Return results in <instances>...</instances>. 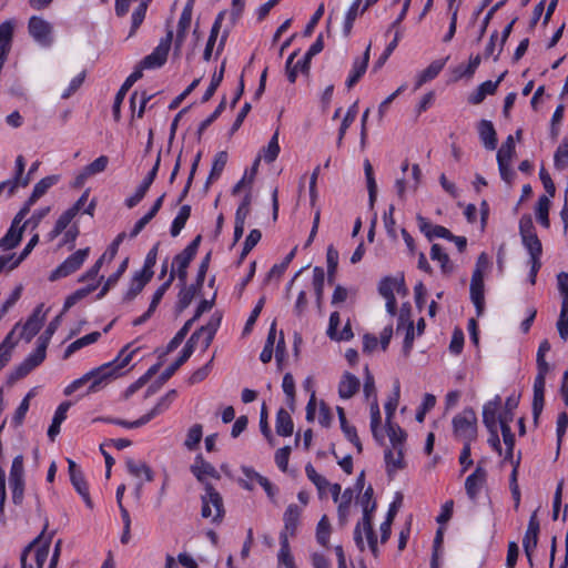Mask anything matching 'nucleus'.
Wrapping results in <instances>:
<instances>
[{
    "label": "nucleus",
    "mask_w": 568,
    "mask_h": 568,
    "mask_svg": "<svg viewBox=\"0 0 568 568\" xmlns=\"http://www.w3.org/2000/svg\"><path fill=\"white\" fill-rule=\"evenodd\" d=\"M479 138L487 150H495L497 146V134L493 123L488 120H481L478 123Z\"/></svg>",
    "instance_id": "24"
},
{
    "label": "nucleus",
    "mask_w": 568,
    "mask_h": 568,
    "mask_svg": "<svg viewBox=\"0 0 568 568\" xmlns=\"http://www.w3.org/2000/svg\"><path fill=\"white\" fill-rule=\"evenodd\" d=\"M90 248H81L71 254L65 261H63L49 276L50 281H57L62 277H67L70 274L78 271L89 255Z\"/></svg>",
    "instance_id": "11"
},
{
    "label": "nucleus",
    "mask_w": 568,
    "mask_h": 568,
    "mask_svg": "<svg viewBox=\"0 0 568 568\" xmlns=\"http://www.w3.org/2000/svg\"><path fill=\"white\" fill-rule=\"evenodd\" d=\"M371 48H372V43H368V45L363 54V58L355 59L351 74L346 81V85L348 89L354 87L359 81V79L364 75V73L366 72L368 61H369V55H371Z\"/></svg>",
    "instance_id": "21"
},
{
    "label": "nucleus",
    "mask_w": 568,
    "mask_h": 568,
    "mask_svg": "<svg viewBox=\"0 0 568 568\" xmlns=\"http://www.w3.org/2000/svg\"><path fill=\"white\" fill-rule=\"evenodd\" d=\"M174 278H175V272H174V270H171L168 280L162 285H160L158 287V290L154 292V294L152 296V301L149 306V308H151V311L155 312L158 305L160 304L162 297L164 296V294L166 293V291L173 283Z\"/></svg>",
    "instance_id": "51"
},
{
    "label": "nucleus",
    "mask_w": 568,
    "mask_h": 568,
    "mask_svg": "<svg viewBox=\"0 0 568 568\" xmlns=\"http://www.w3.org/2000/svg\"><path fill=\"white\" fill-rule=\"evenodd\" d=\"M515 152V142L511 135L501 144L497 152V162H510Z\"/></svg>",
    "instance_id": "60"
},
{
    "label": "nucleus",
    "mask_w": 568,
    "mask_h": 568,
    "mask_svg": "<svg viewBox=\"0 0 568 568\" xmlns=\"http://www.w3.org/2000/svg\"><path fill=\"white\" fill-rule=\"evenodd\" d=\"M361 3H362V0H355L346 13L344 27H343V32H344L345 37H348L352 32L353 23H354L355 19L357 18L358 8H359Z\"/></svg>",
    "instance_id": "59"
},
{
    "label": "nucleus",
    "mask_w": 568,
    "mask_h": 568,
    "mask_svg": "<svg viewBox=\"0 0 568 568\" xmlns=\"http://www.w3.org/2000/svg\"><path fill=\"white\" fill-rule=\"evenodd\" d=\"M496 91L497 83H493L490 80L485 81L468 97V102L475 105L479 104L485 100L486 95L494 94Z\"/></svg>",
    "instance_id": "31"
},
{
    "label": "nucleus",
    "mask_w": 568,
    "mask_h": 568,
    "mask_svg": "<svg viewBox=\"0 0 568 568\" xmlns=\"http://www.w3.org/2000/svg\"><path fill=\"white\" fill-rule=\"evenodd\" d=\"M363 508V517L354 529V541L361 551L365 550L364 536L368 548L375 558L378 557L377 537L373 529V513L376 509V501L373 499V488L368 486L359 500Z\"/></svg>",
    "instance_id": "3"
},
{
    "label": "nucleus",
    "mask_w": 568,
    "mask_h": 568,
    "mask_svg": "<svg viewBox=\"0 0 568 568\" xmlns=\"http://www.w3.org/2000/svg\"><path fill=\"white\" fill-rule=\"evenodd\" d=\"M430 258L440 264L444 274H450L454 271V265L447 253H445L439 244H433L430 248Z\"/></svg>",
    "instance_id": "34"
},
{
    "label": "nucleus",
    "mask_w": 568,
    "mask_h": 568,
    "mask_svg": "<svg viewBox=\"0 0 568 568\" xmlns=\"http://www.w3.org/2000/svg\"><path fill=\"white\" fill-rule=\"evenodd\" d=\"M150 281L151 277L143 275L140 272L135 273L131 281L130 287L124 295V301H132L135 298Z\"/></svg>",
    "instance_id": "33"
},
{
    "label": "nucleus",
    "mask_w": 568,
    "mask_h": 568,
    "mask_svg": "<svg viewBox=\"0 0 568 568\" xmlns=\"http://www.w3.org/2000/svg\"><path fill=\"white\" fill-rule=\"evenodd\" d=\"M223 19H224V12H220L212 26L210 37L207 39V42H206V45H205V49L203 52V59L205 61H209L212 57V51H213L214 44L216 42L220 29L222 27Z\"/></svg>",
    "instance_id": "32"
},
{
    "label": "nucleus",
    "mask_w": 568,
    "mask_h": 568,
    "mask_svg": "<svg viewBox=\"0 0 568 568\" xmlns=\"http://www.w3.org/2000/svg\"><path fill=\"white\" fill-rule=\"evenodd\" d=\"M278 153H280L278 131H275V133L271 138L267 146L262 149L261 156L263 155L265 162L272 163L277 159Z\"/></svg>",
    "instance_id": "50"
},
{
    "label": "nucleus",
    "mask_w": 568,
    "mask_h": 568,
    "mask_svg": "<svg viewBox=\"0 0 568 568\" xmlns=\"http://www.w3.org/2000/svg\"><path fill=\"white\" fill-rule=\"evenodd\" d=\"M49 557V544L38 545L36 539L21 554V568H43Z\"/></svg>",
    "instance_id": "10"
},
{
    "label": "nucleus",
    "mask_w": 568,
    "mask_h": 568,
    "mask_svg": "<svg viewBox=\"0 0 568 568\" xmlns=\"http://www.w3.org/2000/svg\"><path fill=\"white\" fill-rule=\"evenodd\" d=\"M385 463L388 475L402 470L406 467L404 460V449H387L385 452Z\"/></svg>",
    "instance_id": "26"
},
{
    "label": "nucleus",
    "mask_w": 568,
    "mask_h": 568,
    "mask_svg": "<svg viewBox=\"0 0 568 568\" xmlns=\"http://www.w3.org/2000/svg\"><path fill=\"white\" fill-rule=\"evenodd\" d=\"M109 164V158L106 155H100L93 162L85 165V173H89L91 176L103 172Z\"/></svg>",
    "instance_id": "64"
},
{
    "label": "nucleus",
    "mask_w": 568,
    "mask_h": 568,
    "mask_svg": "<svg viewBox=\"0 0 568 568\" xmlns=\"http://www.w3.org/2000/svg\"><path fill=\"white\" fill-rule=\"evenodd\" d=\"M191 473L195 478L205 486L206 478L220 479L221 476L216 468L209 462H206L202 455H197L194 459V464L190 467Z\"/></svg>",
    "instance_id": "18"
},
{
    "label": "nucleus",
    "mask_w": 568,
    "mask_h": 568,
    "mask_svg": "<svg viewBox=\"0 0 568 568\" xmlns=\"http://www.w3.org/2000/svg\"><path fill=\"white\" fill-rule=\"evenodd\" d=\"M28 30L30 36L40 44L49 45L51 43V24L44 19L32 16L29 19Z\"/></svg>",
    "instance_id": "13"
},
{
    "label": "nucleus",
    "mask_w": 568,
    "mask_h": 568,
    "mask_svg": "<svg viewBox=\"0 0 568 568\" xmlns=\"http://www.w3.org/2000/svg\"><path fill=\"white\" fill-rule=\"evenodd\" d=\"M276 433L280 436L287 437L293 434L294 424L291 415L284 408L278 409L276 414Z\"/></svg>",
    "instance_id": "30"
},
{
    "label": "nucleus",
    "mask_w": 568,
    "mask_h": 568,
    "mask_svg": "<svg viewBox=\"0 0 568 568\" xmlns=\"http://www.w3.org/2000/svg\"><path fill=\"white\" fill-rule=\"evenodd\" d=\"M331 531L332 529L328 517L326 515H323L316 527V540L321 546H328Z\"/></svg>",
    "instance_id": "49"
},
{
    "label": "nucleus",
    "mask_w": 568,
    "mask_h": 568,
    "mask_svg": "<svg viewBox=\"0 0 568 568\" xmlns=\"http://www.w3.org/2000/svg\"><path fill=\"white\" fill-rule=\"evenodd\" d=\"M551 344L545 338L540 342L537 355H536V366L537 374L534 381V398H532V416L534 423H538V418L544 409L545 405V387H546V377L550 372V365L546 361V354L550 352Z\"/></svg>",
    "instance_id": "4"
},
{
    "label": "nucleus",
    "mask_w": 568,
    "mask_h": 568,
    "mask_svg": "<svg viewBox=\"0 0 568 568\" xmlns=\"http://www.w3.org/2000/svg\"><path fill=\"white\" fill-rule=\"evenodd\" d=\"M359 385V379L355 375L348 372L344 373L338 385L339 397L344 399L353 397L358 392Z\"/></svg>",
    "instance_id": "22"
},
{
    "label": "nucleus",
    "mask_w": 568,
    "mask_h": 568,
    "mask_svg": "<svg viewBox=\"0 0 568 568\" xmlns=\"http://www.w3.org/2000/svg\"><path fill=\"white\" fill-rule=\"evenodd\" d=\"M24 467L23 456L18 455L13 458L9 474V485L12 491V501L16 505H21L24 494Z\"/></svg>",
    "instance_id": "9"
},
{
    "label": "nucleus",
    "mask_w": 568,
    "mask_h": 568,
    "mask_svg": "<svg viewBox=\"0 0 568 568\" xmlns=\"http://www.w3.org/2000/svg\"><path fill=\"white\" fill-rule=\"evenodd\" d=\"M192 345H184L180 356L172 363L165 371L161 374L160 379L162 382H166L170 379L174 373L192 356L193 354Z\"/></svg>",
    "instance_id": "29"
},
{
    "label": "nucleus",
    "mask_w": 568,
    "mask_h": 568,
    "mask_svg": "<svg viewBox=\"0 0 568 568\" xmlns=\"http://www.w3.org/2000/svg\"><path fill=\"white\" fill-rule=\"evenodd\" d=\"M554 162L558 170H564L568 166V138H565L561 144L557 148L554 155Z\"/></svg>",
    "instance_id": "54"
},
{
    "label": "nucleus",
    "mask_w": 568,
    "mask_h": 568,
    "mask_svg": "<svg viewBox=\"0 0 568 568\" xmlns=\"http://www.w3.org/2000/svg\"><path fill=\"white\" fill-rule=\"evenodd\" d=\"M192 325H193V323L190 320H187L184 323V325L180 328V331L175 334V336L169 342V344L166 346L168 353L173 352L175 348H178L180 346V344L183 342V339L187 335Z\"/></svg>",
    "instance_id": "61"
},
{
    "label": "nucleus",
    "mask_w": 568,
    "mask_h": 568,
    "mask_svg": "<svg viewBox=\"0 0 568 568\" xmlns=\"http://www.w3.org/2000/svg\"><path fill=\"white\" fill-rule=\"evenodd\" d=\"M42 324L43 318L40 317V307H38L22 326L20 337L30 342L39 333Z\"/></svg>",
    "instance_id": "23"
},
{
    "label": "nucleus",
    "mask_w": 568,
    "mask_h": 568,
    "mask_svg": "<svg viewBox=\"0 0 568 568\" xmlns=\"http://www.w3.org/2000/svg\"><path fill=\"white\" fill-rule=\"evenodd\" d=\"M39 243V234L36 233L31 239L30 241L28 242V244L26 245V247L22 250V252L20 253V255L18 257H14L13 256V260L11 261V264L9 265V270H13L16 267L19 266V264L32 252V250L34 248V246Z\"/></svg>",
    "instance_id": "62"
},
{
    "label": "nucleus",
    "mask_w": 568,
    "mask_h": 568,
    "mask_svg": "<svg viewBox=\"0 0 568 568\" xmlns=\"http://www.w3.org/2000/svg\"><path fill=\"white\" fill-rule=\"evenodd\" d=\"M220 324L221 315L214 314L206 325L201 326V332H207V337H204L202 341L203 349H207L211 345Z\"/></svg>",
    "instance_id": "47"
},
{
    "label": "nucleus",
    "mask_w": 568,
    "mask_h": 568,
    "mask_svg": "<svg viewBox=\"0 0 568 568\" xmlns=\"http://www.w3.org/2000/svg\"><path fill=\"white\" fill-rule=\"evenodd\" d=\"M225 64H226V60H224L222 62L220 71L214 72V74L212 75L211 83L202 97V102H207L214 95L216 89L219 88V85L221 84V82L223 80Z\"/></svg>",
    "instance_id": "52"
},
{
    "label": "nucleus",
    "mask_w": 568,
    "mask_h": 568,
    "mask_svg": "<svg viewBox=\"0 0 568 568\" xmlns=\"http://www.w3.org/2000/svg\"><path fill=\"white\" fill-rule=\"evenodd\" d=\"M404 286V280L395 278V277H384L378 286V292L383 297L395 296L394 291L397 290L399 292L400 287Z\"/></svg>",
    "instance_id": "43"
},
{
    "label": "nucleus",
    "mask_w": 568,
    "mask_h": 568,
    "mask_svg": "<svg viewBox=\"0 0 568 568\" xmlns=\"http://www.w3.org/2000/svg\"><path fill=\"white\" fill-rule=\"evenodd\" d=\"M201 515L211 518L212 523L220 524L225 515L223 498L210 483H205L204 494L201 496Z\"/></svg>",
    "instance_id": "6"
},
{
    "label": "nucleus",
    "mask_w": 568,
    "mask_h": 568,
    "mask_svg": "<svg viewBox=\"0 0 568 568\" xmlns=\"http://www.w3.org/2000/svg\"><path fill=\"white\" fill-rule=\"evenodd\" d=\"M202 435H203L202 425L194 424L187 432L186 439L184 442V446L190 450L195 449L202 439Z\"/></svg>",
    "instance_id": "55"
},
{
    "label": "nucleus",
    "mask_w": 568,
    "mask_h": 568,
    "mask_svg": "<svg viewBox=\"0 0 568 568\" xmlns=\"http://www.w3.org/2000/svg\"><path fill=\"white\" fill-rule=\"evenodd\" d=\"M178 393L175 389L169 390L164 396H162L156 405L146 414L141 416L139 419L134 422H128L120 418H106L105 420L125 428H139L145 424H148L150 420H152L155 416L162 414L165 412L171 403L175 399Z\"/></svg>",
    "instance_id": "7"
},
{
    "label": "nucleus",
    "mask_w": 568,
    "mask_h": 568,
    "mask_svg": "<svg viewBox=\"0 0 568 568\" xmlns=\"http://www.w3.org/2000/svg\"><path fill=\"white\" fill-rule=\"evenodd\" d=\"M160 162H161V155L159 153L155 164L153 165L152 170L144 178V180L142 181L140 186L136 189L135 193L125 200V204L129 209H132L135 205H138L142 201V199L145 196L146 192L149 191L150 186L152 185V183L154 182V180L156 178V174H158V171L160 168Z\"/></svg>",
    "instance_id": "16"
},
{
    "label": "nucleus",
    "mask_w": 568,
    "mask_h": 568,
    "mask_svg": "<svg viewBox=\"0 0 568 568\" xmlns=\"http://www.w3.org/2000/svg\"><path fill=\"white\" fill-rule=\"evenodd\" d=\"M14 24L12 21L7 20L0 24V47H6L8 52L13 37Z\"/></svg>",
    "instance_id": "58"
},
{
    "label": "nucleus",
    "mask_w": 568,
    "mask_h": 568,
    "mask_svg": "<svg viewBox=\"0 0 568 568\" xmlns=\"http://www.w3.org/2000/svg\"><path fill=\"white\" fill-rule=\"evenodd\" d=\"M523 245L528 251L530 257H540L542 253V245L537 234L529 235L521 239Z\"/></svg>",
    "instance_id": "57"
},
{
    "label": "nucleus",
    "mask_w": 568,
    "mask_h": 568,
    "mask_svg": "<svg viewBox=\"0 0 568 568\" xmlns=\"http://www.w3.org/2000/svg\"><path fill=\"white\" fill-rule=\"evenodd\" d=\"M133 353V351L128 353V346L124 347L113 361L102 364L72 382L64 389V394L69 396L88 383H90L89 393L100 390L111 379L122 375V369L131 362Z\"/></svg>",
    "instance_id": "2"
},
{
    "label": "nucleus",
    "mask_w": 568,
    "mask_h": 568,
    "mask_svg": "<svg viewBox=\"0 0 568 568\" xmlns=\"http://www.w3.org/2000/svg\"><path fill=\"white\" fill-rule=\"evenodd\" d=\"M68 465H69L70 480H71L73 487L79 493V495L83 498L85 505L90 509L93 508V503H92V499L89 494V487H88V484L84 479V476H83L81 469L71 459H68Z\"/></svg>",
    "instance_id": "14"
},
{
    "label": "nucleus",
    "mask_w": 568,
    "mask_h": 568,
    "mask_svg": "<svg viewBox=\"0 0 568 568\" xmlns=\"http://www.w3.org/2000/svg\"><path fill=\"white\" fill-rule=\"evenodd\" d=\"M70 405L71 404L69 402H63L57 408L52 423L48 429V436L51 440H54L55 436L60 433L61 424L67 418V412L70 408Z\"/></svg>",
    "instance_id": "28"
},
{
    "label": "nucleus",
    "mask_w": 568,
    "mask_h": 568,
    "mask_svg": "<svg viewBox=\"0 0 568 568\" xmlns=\"http://www.w3.org/2000/svg\"><path fill=\"white\" fill-rule=\"evenodd\" d=\"M486 479L487 470L478 464L476 469L466 478L465 481L466 494L470 500L475 501L477 499Z\"/></svg>",
    "instance_id": "17"
},
{
    "label": "nucleus",
    "mask_w": 568,
    "mask_h": 568,
    "mask_svg": "<svg viewBox=\"0 0 568 568\" xmlns=\"http://www.w3.org/2000/svg\"><path fill=\"white\" fill-rule=\"evenodd\" d=\"M180 286H181V290L178 294V302L175 305V310L178 313H181L185 308H187L189 305L192 303L197 291L202 288V287L196 286L195 284L186 286V283L184 285H180Z\"/></svg>",
    "instance_id": "27"
},
{
    "label": "nucleus",
    "mask_w": 568,
    "mask_h": 568,
    "mask_svg": "<svg viewBox=\"0 0 568 568\" xmlns=\"http://www.w3.org/2000/svg\"><path fill=\"white\" fill-rule=\"evenodd\" d=\"M387 435L394 449H404L406 433L397 424H387Z\"/></svg>",
    "instance_id": "42"
},
{
    "label": "nucleus",
    "mask_w": 568,
    "mask_h": 568,
    "mask_svg": "<svg viewBox=\"0 0 568 568\" xmlns=\"http://www.w3.org/2000/svg\"><path fill=\"white\" fill-rule=\"evenodd\" d=\"M101 337L100 332H92L90 334H87L77 341L72 342L64 352V358L70 357L73 353L81 349L82 347H85L88 345H91L95 343Z\"/></svg>",
    "instance_id": "35"
},
{
    "label": "nucleus",
    "mask_w": 568,
    "mask_h": 568,
    "mask_svg": "<svg viewBox=\"0 0 568 568\" xmlns=\"http://www.w3.org/2000/svg\"><path fill=\"white\" fill-rule=\"evenodd\" d=\"M193 12V0H189L182 10L181 17L178 23V31L174 41V54H180L183 42L185 40L187 30L191 26Z\"/></svg>",
    "instance_id": "15"
},
{
    "label": "nucleus",
    "mask_w": 568,
    "mask_h": 568,
    "mask_svg": "<svg viewBox=\"0 0 568 568\" xmlns=\"http://www.w3.org/2000/svg\"><path fill=\"white\" fill-rule=\"evenodd\" d=\"M557 329L560 338L568 339V300L561 301V310L557 321Z\"/></svg>",
    "instance_id": "53"
},
{
    "label": "nucleus",
    "mask_w": 568,
    "mask_h": 568,
    "mask_svg": "<svg viewBox=\"0 0 568 568\" xmlns=\"http://www.w3.org/2000/svg\"><path fill=\"white\" fill-rule=\"evenodd\" d=\"M364 172L366 176L369 204L373 206L377 196V184L374 178L373 166L368 160H365L364 162Z\"/></svg>",
    "instance_id": "48"
},
{
    "label": "nucleus",
    "mask_w": 568,
    "mask_h": 568,
    "mask_svg": "<svg viewBox=\"0 0 568 568\" xmlns=\"http://www.w3.org/2000/svg\"><path fill=\"white\" fill-rule=\"evenodd\" d=\"M408 316H409V311H407V313H405L404 310H402L399 317H398V324H397V331L405 328L403 354L406 357L410 354V351H412L413 344H414V338H415L414 323L408 320Z\"/></svg>",
    "instance_id": "19"
},
{
    "label": "nucleus",
    "mask_w": 568,
    "mask_h": 568,
    "mask_svg": "<svg viewBox=\"0 0 568 568\" xmlns=\"http://www.w3.org/2000/svg\"><path fill=\"white\" fill-rule=\"evenodd\" d=\"M194 257L183 252L176 254L173 258L172 268L179 280V285H184L187 280V267Z\"/></svg>",
    "instance_id": "25"
},
{
    "label": "nucleus",
    "mask_w": 568,
    "mask_h": 568,
    "mask_svg": "<svg viewBox=\"0 0 568 568\" xmlns=\"http://www.w3.org/2000/svg\"><path fill=\"white\" fill-rule=\"evenodd\" d=\"M148 2L149 0H142L138 7L134 9L132 17H131V29L129 32V38L133 37L140 26L142 24L146 10H148Z\"/></svg>",
    "instance_id": "45"
},
{
    "label": "nucleus",
    "mask_w": 568,
    "mask_h": 568,
    "mask_svg": "<svg viewBox=\"0 0 568 568\" xmlns=\"http://www.w3.org/2000/svg\"><path fill=\"white\" fill-rule=\"evenodd\" d=\"M549 207L550 200L547 195L539 196L536 206V219L544 226L549 227Z\"/></svg>",
    "instance_id": "44"
},
{
    "label": "nucleus",
    "mask_w": 568,
    "mask_h": 568,
    "mask_svg": "<svg viewBox=\"0 0 568 568\" xmlns=\"http://www.w3.org/2000/svg\"><path fill=\"white\" fill-rule=\"evenodd\" d=\"M538 534H539V521L537 519L536 513L530 516L528 527L526 534L523 539V547L530 559L532 550L537 547L538 542Z\"/></svg>",
    "instance_id": "20"
},
{
    "label": "nucleus",
    "mask_w": 568,
    "mask_h": 568,
    "mask_svg": "<svg viewBox=\"0 0 568 568\" xmlns=\"http://www.w3.org/2000/svg\"><path fill=\"white\" fill-rule=\"evenodd\" d=\"M305 473L307 478L316 486L320 493L324 491L329 486L328 480L324 476L320 475L312 464H307L305 466Z\"/></svg>",
    "instance_id": "56"
},
{
    "label": "nucleus",
    "mask_w": 568,
    "mask_h": 568,
    "mask_svg": "<svg viewBox=\"0 0 568 568\" xmlns=\"http://www.w3.org/2000/svg\"><path fill=\"white\" fill-rule=\"evenodd\" d=\"M173 40V31L166 30V36L160 40V43L152 51V53L144 57L135 70L125 79L120 90L115 94L112 113L115 122L121 119V104L125 98V93L131 87L143 77L144 69H156L162 67L166 60Z\"/></svg>",
    "instance_id": "1"
},
{
    "label": "nucleus",
    "mask_w": 568,
    "mask_h": 568,
    "mask_svg": "<svg viewBox=\"0 0 568 568\" xmlns=\"http://www.w3.org/2000/svg\"><path fill=\"white\" fill-rule=\"evenodd\" d=\"M446 60L447 59L435 60L425 70H423L422 73L418 75L416 87L418 88L424 83L435 79L438 75V73L443 70Z\"/></svg>",
    "instance_id": "36"
},
{
    "label": "nucleus",
    "mask_w": 568,
    "mask_h": 568,
    "mask_svg": "<svg viewBox=\"0 0 568 568\" xmlns=\"http://www.w3.org/2000/svg\"><path fill=\"white\" fill-rule=\"evenodd\" d=\"M470 300L476 307L477 316L483 315L485 310V285L484 272L481 270H474L470 280Z\"/></svg>",
    "instance_id": "12"
},
{
    "label": "nucleus",
    "mask_w": 568,
    "mask_h": 568,
    "mask_svg": "<svg viewBox=\"0 0 568 568\" xmlns=\"http://www.w3.org/2000/svg\"><path fill=\"white\" fill-rule=\"evenodd\" d=\"M498 400L489 402L484 406L483 409V423L487 429L497 428V410H498Z\"/></svg>",
    "instance_id": "41"
},
{
    "label": "nucleus",
    "mask_w": 568,
    "mask_h": 568,
    "mask_svg": "<svg viewBox=\"0 0 568 568\" xmlns=\"http://www.w3.org/2000/svg\"><path fill=\"white\" fill-rule=\"evenodd\" d=\"M227 152L226 151H220L215 154V158H214V161H213V165H212V170L210 172V175L206 180V186H209L213 181L217 180L226 163H227Z\"/></svg>",
    "instance_id": "38"
},
{
    "label": "nucleus",
    "mask_w": 568,
    "mask_h": 568,
    "mask_svg": "<svg viewBox=\"0 0 568 568\" xmlns=\"http://www.w3.org/2000/svg\"><path fill=\"white\" fill-rule=\"evenodd\" d=\"M24 227L20 229L9 227L6 235L0 239V248L11 250L14 248L21 241Z\"/></svg>",
    "instance_id": "40"
},
{
    "label": "nucleus",
    "mask_w": 568,
    "mask_h": 568,
    "mask_svg": "<svg viewBox=\"0 0 568 568\" xmlns=\"http://www.w3.org/2000/svg\"><path fill=\"white\" fill-rule=\"evenodd\" d=\"M381 419V410L377 397H375L371 403V429L374 438L382 444L384 436L379 432Z\"/></svg>",
    "instance_id": "37"
},
{
    "label": "nucleus",
    "mask_w": 568,
    "mask_h": 568,
    "mask_svg": "<svg viewBox=\"0 0 568 568\" xmlns=\"http://www.w3.org/2000/svg\"><path fill=\"white\" fill-rule=\"evenodd\" d=\"M302 508L296 504L287 506L283 515L284 528L280 532L281 548L277 555L278 558L293 557L290 549L288 537H294L297 532Z\"/></svg>",
    "instance_id": "5"
},
{
    "label": "nucleus",
    "mask_w": 568,
    "mask_h": 568,
    "mask_svg": "<svg viewBox=\"0 0 568 568\" xmlns=\"http://www.w3.org/2000/svg\"><path fill=\"white\" fill-rule=\"evenodd\" d=\"M190 215H191V206L189 204L182 205L171 225V235L172 236L175 237L181 233V231L185 226L186 221L189 220Z\"/></svg>",
    "instance_id": "46"
},
{
    "label": "nucleus",
    "mask_w": 568,
    "mask_h": 568,
    "mask_svg": "<svg viewBox=\"0 0 568 568\" xmlns=\"http://www.w3.org/2000/svg\"><path fill=\"white\" fill-rule=\"evenodd\" d=\"M32 396V392L28 393L27 396L20 403L19 407L16 409L14 415L12 417V423L16 426L22 425L26 414L29 410L30 399Z\"/></svg>",
    "instance_id": "63"
},
{
    "label": "nucleus",
    "mask_w": 568,
    "mask_h": 568,
    "mask_svg": "<svg viewBox=\"0 0 568 568\" xmlns=\"http://www.w3.org/2000/svg\"><path fill=\"white\" fill-rule=\"evenodd\" d=\"M454 434L464 443H471L477 436V417L473 408H465L453 418Z\"/></svg>",
    "instance_id": "8"
},
{
    "label": "nucleus",
    "mask_w": 568,
    "mask_h": 568,
    "mask_svg": "<svg viewBox=\"0 0 568 568\" xmlns=\"http://www.w3.org/2000/svg\"><path fill=\"white\" fill-rule=\"evenodd\" d=\"M59 181L58 175H50L41 179L33 187V191L30 195V202H37L41 196H43L47 191Z\"/></svg>",
    "instance_id": "39"
}]
</instances>
